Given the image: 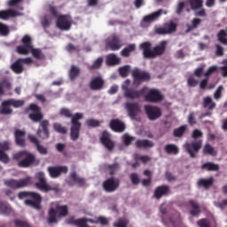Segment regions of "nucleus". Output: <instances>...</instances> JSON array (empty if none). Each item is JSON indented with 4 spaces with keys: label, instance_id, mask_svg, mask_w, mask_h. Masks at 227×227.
Instances as JSON below:
<instances>
[{
    "label": "nucleus",
    "instance_id": "9",
    "mask_svg": "<svg viewBox=\"0 0 227 227\" xmlns=\"http://www.w3.org/2000/svg\"><path fill=\"white\" fill-rule=\"evenodd\" d=\"M56 26L61 31H69L72 27V16L61 14L57 18Z\"/></svg>",
    "mask_w": 227,
    "mask_h": 227
},
{
    "label": "nucleus",
    "instance_id": "12",
    "mask_svg": "<svg viewBox=\"0 0 227 227\" xmlns=\"http://www.w3.org/2000/svg\"><path fill=\"white\" fill-rule=\"evenodd\" d=\"M145 102H151V104H159L164 100V95L157 89H151L146 95H145Z\"/></svg>",
    "mask_w": 227,
    "mask_h": 227
},
{
    "label": "nucleus",
    "instance_id": "23",
    "mask_svg": "<svg viewBox=\"0 0 227 227\" xmlns=\"http://www.w3.org/2000/svg\"><path fill=\"white\" fill-rule=\"evenodd\" d=\"M48 173H50V176L51 178H59V176H61V173H64V175H67V173H68V167L67 166L49 167Z\"/></svg>",
    "mask_w": 227,
    "mask_h": 227
},
{
    "label": "nucleus",
    "instance_id": "27",
    "mask_svg": "<svg viewBox=\"0 0 227 227\" xmlns=\"http://www.w3.org/2000/svg\"><path fill=\"white\" fill-rule=\"evenodd\" d=\"M214 176H210L208 178H200L197 182V187L205 189V191H208L212 185H214Z\"/></svg>",
    "mask_w": 227,
    "mask_h": 227
},
{
    "label": "nucleus",
    "instance_id": "64",
    "mask_svg": "<svg viewBox=\"0 0 227 227\" xmlns=\"http://www.w3.org/2000/svg\"><path fill=\"white\" fill-rule=\"evenodd\" d=\"M197 226L199 227H210V222L207 218H202L197 221Z\"/></svg>",
    "mask_w": 227,
    "mask_h": 227
},
{
    "label": "nucleus",
    "instance_id": "26",
    "mask_svg": "<svg viewBox=\"0 0 227 227\" xmlns=\"http://www.w3.org/2000/svg\"><path fill=\"white\" fill-rule=\"evenodd\" d=\"M169 186L166 184L158 186L154 190L153 197L156 200H160L163 196H168L169 194Z\"/></svg>",
    "mask_w": 227,
    "mask_h": 227
},
{
    "label": "nucleus",
    "instance_id": "56",
    "mask_svg": "<svg viewBox=\"0 0 227 227\" xmlns=\"http://www.w3.org/2000/svg\"><path fill=\"white\" fill-rule=\"evenodd\" d=\"M0 35L2 36H8V35H10V27L0 22Z\"/></svg>",
    "mask_w": 227,
    "mask_h": 227
},
{
    "label": "nucleus",
    "instance_id": "47",
    "mask_svg": "<svg viewBox=\"0 0 227 227\" xmlns=\"http://www.w3.org/2000/svg\"><path fill=\"white\" fill-rule=\"evenodd\" d=\"M203 153L204 155H212L213 157H215V155H217V151H215L212 145L207 144L203 148Z\"/></svg>",
    "mask_w": 227,
    "mask_h": 227
},
{
    "label": "nucleus",
    "instance_id": "11",
    "mask_svg": "<svg viewBox=\"0 0 227 227\" xmlns=\"http://www.w3.org/2000/svg\"><path fill=\"white\" fill-rule=\"evenodd\" d=\"M21 43L23 45H19L16 47L18 54H22L25 56L29 54V52H31V48L33 47L31 36L27 35H24L21 39Z\"/></svg>",
    "mask_w": 227,
    "mask_h": 227
},
{
    "label": "nucleus",
    "instance_id": "36",
    "mask_svg": "<svg viewBox=\"0 0 227 227\" xmlns=\"http://www.w3.org/2000/svg\"><path fill=\"white\" fill-rule=\"evenodd\" d=\"M201 22H202L201 19L194 18L193 20H192L191 24L186 25L187 29L185 32L191 33V31H194V29H198Z\"/></svg>",
    "mask_w": 227,
    "mask_h": 227
},
{
    "label": "nucleus",
    "instance_id": "51",
    "mask_svg": "<svg viewBox=\"0 0 227 227\" xmlns=\"http://www.w3.org/2000/svg\"><path fill=\"white\" fill-rule=\"evenodd\" d=\"M104 63V59L99 57L98 58L93 64L90 67V70H98L100 67H102V64Z\"/></svg>",
    "mask_w": 227,
    "mask_h": 227
},
{
    "label": "nucleus",
    "instance_id": "53",
    "mask_svg": "<svg viewBox=\"0 0 227 227\" xmlns=\"http://www.w3.org/2000/svg\"><path fill=\"white\" fill-rule=\"evenodd\" d=\"M85 125H87V127L95 129L97 127H100V121L97 119H89L85 121Z\"/></svg>",
    "mask_w": 227,
    "mask_h": 227
},
{
    "label": "nucleus",
    "instance_id": "45",
    "mask_svg": "<svg viewBox=\"0 0 227 227\" xmlns=\"http://www.w3.org/2000/svg\"><path fill=\"white\" fill-rule=\"evenodd\" d=\"M56 215H58V211H56V209H54L53 207L50 208L48 217L49 224L58 223V218H56Z\"/></svg>",
    "mask_w": 227,
    "mask_h": 227
},
{
    "label": "nucleus",
    "instance_id": "55",
    "mask_svg": "<svg viewBox=\"0 0 227 227\" xmlns=\"http://www.w3.org/2000/svg\"><path fill=\"white\" fill-rule=\"evenodd\" d=\"M106 169H109L110 175H115L116 171L120 169V163H114L106 166Z\"/></svg>",
    "mask_w": 227,
    "mask_h": 227
},
{
    "label": "nucleus",
    "instance_id": "38",
    "mask_svg": "<svg viewBox=\"0 0 227 227\" xmlns=\"http://www.w3.org/2000/svg\"><path fill=\"white\" fill-rule=\"evenodd\" d=\"M120 58L114 53H111L106 57V64L109 67H114V65H120Z\"/></svg>",
    "mask_w": 227,
    "mask_h": 227
},
{
    "label": "nucleus",
    "instance_id": "61",
    "mask_svg": "<svg viewBox=\"0 0 227 227\" xmlns=\"http://www.w3.org/2000/svg\"><path fill=\"white\" fill-rule=\"evenodd\" d=\"M223 90H224V88L223 87V85H220L216 90L214 93V98L215 100H220V98H223Z\"/></svg>",
    "mask_w": 227,
    "mask_h": 227
},
{
    "label": "nucleus",
    "instance_id": "4",
    "mask_svg": "<svg viewBox=\"0 0 227 227\" xmlns=\"http://www.w3.org/2000/svg\"><path fill=\"white\" fill-rule=\"evenodd\" d=\"M18 198L20 200H24V198H28L25 200V204L28 207H32L36 210H40L42 208V195L35 192H20L18 194Z\"/></svg>",
    "mask_w": 227,
    "mask_h": 227
},
{
    "label": "nucleus",
    "instance_id": "30",
    "mask_svg": "<svg viewBox=\"0 0 227 227\" xmlns=\"http://www.w3.org/2000/svg\"><path fill=\"white\" fill-rule=\"evenodd\" d=\"M10 17H19V12L13 9L0 11V19L8 20Z\"/></svg>",
    "mask_w": 227,
    "mask_h": 227
},
{
    "label": "nucleus",
    "instance_id": "34",
    "mask_svg": "<svg viewBox=\"0 0 227 227\" xmlns=\"http://www.w3.org/2000/svg\"><path fill=\"white\" fill-rule=\"evenodd\" d=\"M11 69L14 74H22L24 72V64H22L20 59H18L14 63L11 65Z\"/></svg>",
    "mask_w": 227,
    "mask_h": 227
},
{
    "label": "nucleus",
    "instance_id": "49",
    "mask_svg": "<svg viewBox=\"0 0 227 227\" xmlns=\"http://www.w3.org/2000/svg\"><path fill=\"white\" fill-rule=\"evenodd\" d=\"M9 102L11 103V106L14 107L15 109H19V107H22L26 102L22 99H14L11 98L9 99Z\"/></svg>",
    "mask_w": 227,
    "mask_h": 227
},
{
    "label": "nucleus",
    "instance_id": "57",
    "mask_svg": "<svg viewBox=\"0 0 227 227\" xmlns=\"http://www.w3.org/2000/svg\"><path fill=\"white\" fill-rule=\"evenodd\" d=\"M12 90V83L8 81H4L2 83L0 82V95H4V89Z\"/></svg>",
    "mask_w": 227,
    "mask_h": 227
},
{
    "label": "nucleus",
    "instance_id": "63",
    "mask_svg": "<svg viewBox=\"0 0 227 227\" xmlns=\"http://www.w3.org/2000/svg\"><path fill=\"white\" fill-rule=\"evenodd\" d=\"M11 143L10 141L0 142V152H8L10 150Z\"/></svg>",
    "mask_w": 227,
    "mask_h": 227
},
{
    "label": "nucleus",
    "instance_id": "28",
    "mask_svg": "<svg viewBox=\"0 0 227 227\" xmlns=\"http://www.w3.org/2000/svg\"><path fill=\"white\" fill-rule=\"evenodd\" d=\"M13 114V109H12V104L10 99L4 100L0 105V114L4 116H8Z\"/></svg>",
    "mask_w": 227,
    "mask_h": 227
},
{
    "label": "nucleus",
    "instance_id": "10",
    "mask_svg": "<svg viewBox=\"0 0 227 227\" xmlns=\"http://www.w3.org/2000/svg\"><path fill=\"white\" fill-rule=\"evenodd\" d=\"M121 47H123V43H121V38H120V35L114 34L107 38L106 49L108 51H120Z\"/></svg>",
    "mask_w": 227,
    "mask_h": 227
},
{
    "label": "nucleus",
    "instance_id": "7",
    "mask_svg": "<svg viewBox=\"0 0 227 227\" xmlns=\"http://www.w3.org/2000/svg\"><path fill=\"white\" fill-rule=\"evenodd\" d=\"M32 184L33 178H31V176H27L20 180L7 179L4 181V185H6V187H9V189H13L14 191L17 189H24V187H27Z\"/></svg>",
    "mask_w": 227,
    "mask_h": 227
},
{
    "label": "nucleus",
    "instance_id": "42",
    "mask_svg": "<svg viewBox=\"0 0 227 227\" xmlns=\"http://www.w3.org/2000/svg\"><path fill=\"white\" fill-rule=\"evenodd\" d=\"M134 51H136V44H129L121 51V54L123 58H129L130 53L134 52Z\"/></svg>",
    "mask_w": 227,
    "mask_h": 227
},
{
    "label": "nucleus",
    "instance_id": "43",
    "mask_svg": "<svg viewBox=\"0 0 227 227\" xmlns=\"http://www.w3.org/2000/svg\"><path fill=\"white\" fill-rule=\"evenodd\" d=\"M30 52L35 59H45V55L41 49L32 47Z\"/></svg>",
    "mask_w": 227,
    "mask_h": 227
},
{
    "label": "nucleus",
    "instance_id": "48",
    "mask_svg": "<svg viewBox=\"0 0 227 227\" xmlns=\"http://www.w3.org/2000/svg\"><path fill=\"white\" fill-rule=\"evenodd\" d=\"M134 159L135 160H141L143 164H146V162H150L152 160V158L148 155H141L139 153H135L134 154Z\"/></svg>",
    "mask_w": 227,
    "mask_h": 227
},
{
    "label": "nucleus",
    "instance_id": "44",
    "mask_svg": "<svg viewBox=\"0 0 227 227\" xmlns=\"http://www.w3.org/2000/svg\"><path fill=\"white\" fill-rule=\"evenodd\" d=\"M187 131V125H183L173 131L174 137H183L184 134Z\"/></svg>",
    "mask_w": 227,
    "mask_h": 227
},
{
    "label": "nucleus",
    "instance_id": "39",
    "mask_svg": "<svg viewBox=\"0 0 227 227\" xmlns=\"http://www.w3.org/2000/svg\"><path fill=\"white\" fill-rule=\"evenodd\" d=\"M81 74V69L79 67L76 66H71V69L69 70V79L70 81H75L77 77H79V74Z\"/></svg>",
    "mask_w": 227,
    "mask_h": 227
},
{
    "label": "nucleus",
    "instance_id": "21",
    "mask_svg": "<svg viewBox=\"0 0 227 227\" xmlns=\"http://www.w3.org/2000/svg\"><path fill=\"white\" fill-rule=\"evenodd\" d=\"M105 84L106 82L102 76H95L90 80L89 86L92 91H100V90H104Z\"/></svg>",
    "mask_w": 227,
    "mask_h": 227
},
{
    "label": "nucleus",
    "instance_id": "33",
    "mask_svg": "<svg viewBox=\"0 0 227 227\" xmlns=\"http://www.w3.org/2000/svg\"><path fill=\"white\" fill-rule=\"evenodd\" d=\"M162 9H159L157 12H154L149 15H146L144 17L143 20L144 22L150 23V22H155L160 15H162Z\"/></svg>",
    "mask_w": 227,
    "mask_h": 227
},
{
    "label": "nucleus",
    "instance_id": "18",
    "mask_svg": "<svg viewBox=\"0 0 227 227\" xmlns=\"http://www.w3.org/2000/svg\"><path fill=\"white\" fill-rule=\"evenodd\" d=\"M146 93V87H143L141 90H137L132 88H126L124 90L125 98H129L130 100H136V98H141Z\"/></svg>",
    "mask_w": 227,
    "mask_h": 227
},
{
    "label": "nucleus",
    "instance_id": "16",
    "mask_svg": "<svg viewBox=\"0 0 227 227\" xmlns=\"http://www.w3.org/2000/svg\"><path fill=\"white\" fill-rule=\"evenodd\" d=\"M125 109L128 113V116H129L131 120H136L139 113H141V106H139V103L137 102L125 103Z\"/></svg>",
    "mask_w": 227,
    "mask_h": 227
},
{
    "label": "nucleus",
    "instance_id": "35",
    "mask_svg": "<svg viewBox=\"0 0 227 227\" xmlns=\"http://www.w3.org/2000/svg\"><path fill=\"white\" fill-rule=\"evenodd\" d=\"M164 150L168 155H178V153H180V148L175 144L166 145Z\"/></svg>",
    "mask_w": 227,
    "mask_h": 227
},
{
    "label": "nucleus",
    "instance_id": "1",
    "mask_svg": "<svg viewBox=\"0 0 227 227\" xmlns=\"http://www.w3.org/2000/svg\"><path fill=\"white\" fill-rule=\"evenodd\" d=\"M31 113L28 114L29 120L34 123H39V127L36 131V135L41 139H49L51 137V131L49 127H51V122L49 120H43V114L42 113V108L35 103H31L27 108H25V113Z\"/></svg>",
    "mask_w": 227,
    "mask_h": 227
},
{
    "label": "nucleus",
    "instance_id": "24",
    "mask_svg": "<svg viewBox=\"0 0 227 227\" xmlns=\"http://www.w3.org/2000/svg\"><path fill=\"white\" fill-rule=\"evenodd\" d=\"M27 137L28 141H30L32 145H35L37 152L41 153V155H47V153H49V150L47 149V147L40 145V140L38 139V137H36L35 135H28Z\"/></svg>",
    "mask_w": 227,
    "mask_h": 227
},
{
    "label": "nucleus",
    "instance_id": "40",
    "mask_svg": "<svg viewBox=\"0 0 227 227\" xmlns=\"http://www.w3.org/2000/svg\"><path fill=\"white\" fill-rule=\"evenodd\" d=\"M217 38L220 43H223V45H227V27H225V29H221L217 33Z\"/></svg>",
    "mask_w": 227,
    "mask_h": 227
},
{
    "label": "nucleus",
    "instance_id": "37",
    "mask_svg": "<svg viewBox=\"0 0 227 227\" xmlns=\"http://www.w3.org/2000/svg\"><path fill=\"white\" fill-rule=\"evenodd\" d=\"M200 168L204 171H219V164L211 161L202 164Z\"/></svg>",
    "mask_w": 227,
    "mask_h": 227
},
{
    "label": "nucleus",
    "instance_id": "5",
    "mask_svg": "<svg viewBox=\"0 0 227 227\" xmlns=\"http://www.w3.org/2000/svg\"><path fill=\"white\" fill-rule=\"evenodd\" d=\"M84 118V115L81 113H76L71 119V131H70V137L72 141H77L79 139L80 132H81V121L79 120H82Z\"/></svg>",
    "mask_w": 227,
    "mask_h": 227
},
{
    "label": "nucleus",
    "instance_id": "13",
    "mask_svg": "<svg viewBox=\"0 0 227 227\" xmlns=\"http://www.w3.org/2000/svg\"><path fill=\"white\" fill-rule=\"evenodd\" d=\"M145 112L148 120H150L151 121H155V120H159V118L162 116V110H160L159 106L145 105Z\"/></svg>",
    "mask_w": 227,
    "mask_h": 227
},
{
    "label": "nucleus",
    "instance_id": "54",
    "mask_svg": "<svg viewBox=\"0 0 227 227\" xmlns=\"http://www.w3.org/2000/svg\"><path fill=\"white\" fill-rule=\"evenodd\" d=\"M129 225V220L127 218H119L117 222L114 223V227H127Z\"/></svg>",
    "mask_w": 227,
    "mask_h": 227
},
{
    "label": "nucleus",
    "instance_id": "15",
    "mask_svg": "<svg viewBox=\"0 0 227 227\" xmlns=\"http://www.w3.org/2000/svg\"><path fill=\"white\" fill-rule=\"evenodd\" d=\"M132 77H133L134 84H137V86H139L141 82L150 81L151 79L150 73L141 71L140 69H137V68L132 71Z\"/></svg>",
    "mask_w": 227,
    "mask_h": 227
},
{
    "label": "nucleus",
    "instance_id": "14",
    "mask_svg": "<svg viewBox=\"0 0 227 227\" xmlns=\"http://www.w3.org/2000/svg\"><path fill=\"white\" fill-rule=\"evenodd\" d=\"M99 141L108 152H113L116 144L111 138V134L107 130H104L101 134Z\"/></svg>",
    "mask_w": 227,
    "mask_h": 227
},
{
    "label": "nucleus",
    "instance_id": "41",
    "mask_svg": "<svg viewBox=\"0 0 227 227\" xmlns=\"http://www.w3.org/2000/svg\"><path fill=\"white\" fill-rule=\"evenodd\" d=\"M55 210L59 217H67V215H68V206L67 205L61 206L58 204Z\"/></svg>",
    "mask_w": 227,
    "mask_h": 227
},
{
    "label": "nucleus",
    "instance_id": "19",
    "mask_svg": "<svg viewBox=\"0 0 227 227\" xmlns=\"http://www.w3.org/2000/svg\"><path fill=\"white\" fill-rule=\"evenodd\" d=\"M178 25L173 21L165 24V27H159L155 28L156 35H171L176 31Z\"/></svg>",
    "mask_w": 227,
    "mask_h": 227
},
{
    "label": "nucleus",
    "instance_id": "22",
    "mask_svg": "<svg viewBox=\"0 0 227 227\" xmlns=\"http://www.w3.org/2000/svg\"><path fill=\"white\" fill-rule=\"evenodd\" d=\"M69 178L70 181H68V185L71 187L75 185V184H77L78 187H84V185H86V180H84L82 177H80L75 170L70 172Z\"/></svg>",
    "mask_w": 227,
    "mask_h": 227
},
{
    "label": "nucleus",
    "instance_id": "32",
    "mask_svg": "<svg viewBox=\"0 0 227 227\" xmlns=\"http://www.w3.org/2000/svg\"><path fill=\"white\" fill-rule=\"evenodd\" d=\"M189 205L192 207V210H190L191 215L193 217H198L201 214V210L200 209V204L196 202L194 200H189Z\"/></svg>",
    "mask_w": 227,
    "mask_h": 227
},
{
    "label": "nucleus",
    "instance_id": "17",
    "mask_svg": "<svg viewBox=\"0 0 227 227\" xmlns=\"http://www.w3.org/2000/svg\"><path fill=\"white\" fill-rule=\"evenodd\" d=\"M120 187V179L109 177L103 183V189L106 192H114Z\"/></svg>",
    "mask_w": 227,
    "mask_h": 227
},
{
    "label": "nucleus",
    "instance_id": "62",
    "mask_svg": "<svg viewBox=\"0 0 227 227\" xmlns=\"http://www.w3.org/2000/svg\"><path fill=\"white\" fill-rule=\"evenodd\" d=\"M11 209L6 204L0 202V214H4V215H8L10 214Z\"/></svg>",
    "mask_w": 227,
    "mask_h": 227
},
{
    "label": "nucleus",
    "instance_id": "58",
    "mask_svg": "<svg viewBox=\"0 0 227 227\" xmlns=\"http://www.w3.org/2000/svg\"><path fill=\"white\" fill-rule=\"evenodd\" d=\"M129 179L133 185H139V182H141V179L139 178V175H137V173H131L129 175Z\"/></svg>",
    "mask_w": 227,
    "mask_h": 227
},
{
    "label": "nucleus",
    "instance_id": "59",
    "mask_svg": "<svg viewBox=\"0 0 227 227\" xmlns=\"http://www.w3.org/2000/svg\"><path fill=\"white\" fill-rule=\"evenodd\" d=\"M53 129L56 132H59V134H67V128L59 123H54Z\"/></svg>",
    "mask_w": 227,
    "mask_h": 227
},
{
    "label": "nucleus",
    "instance_id": "31",
    "mask_svg": "<svg viewBox=\"0 0 227 227\" xmlns=\"http://www.w3.org/2000/svg\"><path fill=\"white\" fill-rule=\"evenodd\" d=\"M135 145L137 148H153L155 146V144L153 142L148 140V139H137L135 142Z\"/></svg>",
    "mask_w": 227,
    "mask_h": 227
},
{
    "label": "nucleus",
    "instance_id": "2",
    "mask_svg": "<svg viewBox=\"0 0 227 227\" xmlns=\"http://www.w3.org/2000/svg\"><path fill=\"white\" fill-rule=\"evenodd\" d=\"M166 45H168V42L161 41L159 45L152 48V43L144 42L139 45V49L145 59H155L166 52Z\"/></svg>",
    "mask_w": 227,
    "mask_h": 227
},
{
    "label": "nucleus",
    "instance_id": "20",
    "mask_svg": "<svg viewBox=\"0 0 227 227\" xmlns=\"http://www.w3.org/2000/svg\"><path fill=\"white\" fill-rule=\"evenodd\" d=\"M109 127L113 132H117L118 134L125 132V129H127L125 122L121 121L120 119H112Z\"/></svg>",
    "mask_w": 227,
    "mask_h": 227
},
{
    "label": "nucleus",
    "instance_id": "25",
    "mask_svg": "<svg viewBox=\"0 0 227 227\" xmlns=\"http://www.w3.org/2000/svg\"><path fill=\"white\" fill-rule=\"evenodd\" d=\"M15 143L18 146L24 148L26 146V131L16 129L14 132Z\"/></svg>",
    "mask_w": 227,
    "mask_h": 227
},
{
    "label": "nucleus",
    "instance_id": "46",
    "mask_svg": "<svg viewBox=\"0 0 227 227\" xmlns=\"http://www.w3.org/2000/svg\"><path fill=\"white\" fill-rule=\"evenodd\" d=\"M192 10H200L203 7V0H188Z\"/></svg>",
    "mask_w": 227,
    "mask_h": 227
},
{
    "label": "nucleus",
    "instance_id": "50",
    "mask_svg": "<svg viewBox=\"0 0 227 227\" xmlns=\"http://www.w3.org/2000/svg\"><path fill=\"white\" fill-rule=\"evenodd\" d=\"M122 141H123L125 146H130V145H132V142L136 141V137H130V135H129L128 133H125L122 136Z\"/></svg>",
    "mask_w": 227,
    "mask_h": 227
},
{
    "label": "nucleus",
    "instance_id": "52",
    "mask_svg": "<svg viewBox=\"0 0 227 227\" xmlns=\"http://www.w3.org/2000/svg\"><path fill=\"white\" fill-rule=\"evenodd\" d=\"M130 72V66H123L119 68V74L121 77H129V73Z\"/></svg>",
    "mask_w": 227,
    "mask_h": 227
},
{
    "label": "nucleus",
    "instance_id": "8",
    "mask_svg": "<svg viewBox=\"0 0 227 227\" xmlns=\"http://www.w3.org/2000/svg\"><path fill=\"white\" fill-rule=\"evenodd\" d=\"M201 146H203V140H193L192 142H186L184 148L190 154L191 159H196V155L201 150Z\"/></svg>",
    "mask_w": 227,
    "mask_h": 227
},
{
    "label": "nucleus",
    "instance_id": "3",
    "mask_svg": "<svg viewBox=\"0 0 227 227\" xmlns=\"http://www.w3.org/2000/svg\"><path fill=\"white\" fill-rule=\"evenodd\" d=\"M12 160L18 162L19 168H31V166H39L40 159L27 150L19 151L12 155Z\"/></svg>",
    "mask_w": 227,
    "mask_h": 227
},
{
    "label": "nucleus",
    "instance_id": "60",
    "mask_svg": "<svg viewBox=\"0 0 227 227\" xmlns=\"http://www.w3.org/2000/svg\"><path fill=\"white\" fill-rule=\"evenodd\" d=\"M60 116H64L65 118H74L72 115V112L68 108H61L59 111Z\"/></svg>",
    "mask_w": 227,
    "mask_h": 227
},
{
    "label": "nucleus",
    "instance_id": "29",
    "mask_svg": "<svg viewBox=\"0 0 227 227\" xmlns=\"http://www.w3.org/2000/svg\"><path fill=\"white\" fill-rule=\"evenodd\" d=\"M216 106L217 104L214 101V99H212L210 96L203 98L202 107H204V109H208V111H214Z\"/></svg>",
    "mask_w": 227,
    "mask_h": 227
},
{
    "label": "nucleus",
    "instance_id": "6",
    "mask_svg": "<svg viewBox=\"0 0 227 227\" xmlns=\"http://www.w3.org/2000/svg\"><path fill=\"white\" fill-rule=\"evenodd\" d=\"M35 178L38 180L35 183L36 189L42 191L43 192H49L50 191H54V192H59V188L58 186L52 187L47 184V179L45 178V174L43 172H38L35 174Z\"/></svg>",
    "mask_w": 227,
    "mask_h": 227
}]
</instances>
